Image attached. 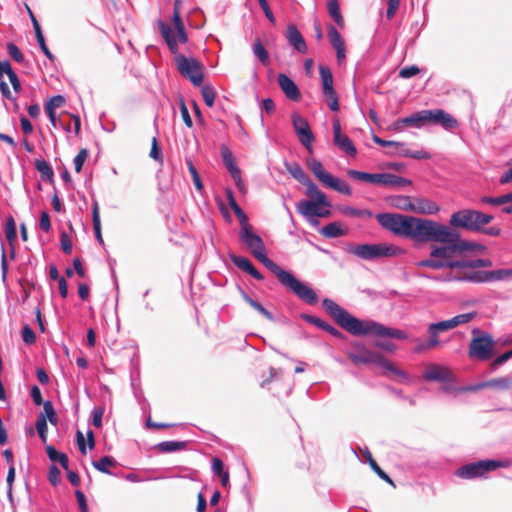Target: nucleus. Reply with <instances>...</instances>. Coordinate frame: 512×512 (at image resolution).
Masks as SVG:
<instances>
[{
	"instance_id": "obj_1",
	"label": "nucleus",
	"mask_w": 512,
	"mask_h": 512,
	"mask_svg": "<svg viewBox=\"0 0 512 512\" xmlns=\"http://www.w3.org/2000/svg\"><path fill=\"white\" fill-rule=\"evenodd\" d=\"M432 230L433 235L422 238L420 243L436 242L441 245L431 246L430 258L416 263L419 268L461 269L463 259L459 258L464 252L485 249L481 244L462 239L458 232L439 222L433 221Z\"/></svg>"
},
{
	"instance_id": "obj_2",
	"label": "nucleus",
	"mask_w": 512,
	"mask_h": 512,
	"mask_svg": "<svg viewBox=\"0 0 512 512\" xmlns=\"http://www.w3.org/2000/svg\"><path fill=\"white\" fill-rule=\"evenodd\" d=\"M240 240L246 245L252 255L260 261L268 270L276 275L280 283L292 291L300 300L314 305L318 301L316 292L308 285L299 281L291 272L282 269L266 255V247L262 238L248 228L239 231Z\"/></svg>"
},
{
	"instance_id": "obj_3",
	"label": "nucleus",
	"mask_w": 512,
	"mask_h": 512,
	"mask_svg": "<svg viewBox=\"0 0 512 512\" xmlns=\"http://www.w3.org/2000/svg\"><path fill=\"white\" fill-rule=\"evenodd\" d=\"M322 305L338 325L354 336L375 335L399 340L408 338V335L400 329L389 328L373 320H360L352 316L331 299H323Z\"/></svg>"
},
{
	"instance_id": "obj_4",
	"label": "nucleus",
	"mask_w": 512,
	"mask_h": 512,
	"mask_svg": "<svg viewBox=\"0 0 512 512\" xmlns=\"http://www.w3.org/2000/svg\"><path fill=\"white\" fill-rule=\"evenodd\" d=\"M375 218L384 229L415 243H420L422 238L433 235L431 219L393 213H379Z\"/></svg>"
},
{
	"instance_id": "obj_5",
	"label": "nucleus",
	"mask_w": 512,
	"mask_h": 512,
	"mask_svg": "<svg viewBox=\"0 0 512 512\" xmlns=\"http://www.w3.org/2000/svg\"><path fill=\"white\" fill-rule=\"evenodd\" d=\"M159 28L169 50L174 55V62L179 73L189 79L194 86H200L204 78L202 64L193 57H186L179 53L177 40L169 25L160 21Z\"/></svg>"
},
{
	"instance_id": "obj_6",
	"label": "nucleus",
	"mask_w": 512,
	"mask_h": 512,
	"mask_svg": "<svg viewBox=\"0 0 512 512\" xmlns=\"http://www.w3.org/2000/svg\"><path fill=\"white\" fill-rule=\"evenodd\" d=\"M349 359L355 364H375L382 368L385 372H390L402 380L407 381L408 375L393 365L381 354L375 353L367 349L364 345L355 344L348 354Z\"/></svg>"
},
{
	"instance_id": "obj_7",
	"label": "nucleus",
	"mask_w": 512,
	"mask_h": 512,
	"mask_svg": "<svg viewBox=\"0 0 512 512\" xmlns=\"http://www.w3.org/2000/svg\"><path fill=\"white\" fill-rule=\"evenodd\" d=\"M346 251L366 261L400 256L405 253L401 247L388 243L349 245Z\"/></svg>"
},
{
	"instance_id": "obj_8",
	"label": "nucleus",
	"mask_w": 512,
	"mask_h": 512,
	"mask_svg": "<svg viewBox=\"0 0 512 512\" xmlns=\"http://www.w3.org/2000/svg\"><path fill=\"white\" fill-rule=\"evenodd\" d=\"M493 216L478 210L463 209L454 212L449 220L452 227L464 228L470 231H481L483 226L489 224Z\"/></svg>"
},
{
	"instance_id": "obj_9",
	"label": "nucleus",
	"mask_w": 512,
	"mask_h": 512,
	"mask_svg": "<svg viewBox=\"0 0 512 512\" xmlns=\"http://www.w3.org/2000/svg\"><path fill=\"white\" fill-rule=\"evenodd\" d=\"M307 165L315 177L327 188L333 189L344 195H351L350 185L343 180L325 171L322 163L314 158L308 160Z\"/></svg>"
},
{
	"instance_id": "obj_10",
	"label": "nucleus",
	"mask_w": 512,
	"mask_h": 512,
	"mask_svg": "<svg viewBox=\"0 0 512 512\" xmlns=\"http://www.w3.org/2000/svg\"><path fill=\"white\" fill-rule=\"evenodd\" d=\"M500 467H506V463L497 460H480L461 466L456 470L455 474L463 479H474L483 477L488 472Z\"/></svg>"
},
{
	"instance_id": "obj_11",
	"label": "nucleus",
	"mask_w": 512,
	"mask_h": 512,
	"mask_svg": "<svg viewBox=\"0 0 512 512\" xmlns=\"http://www.w3.org/2000/svg\"><path fill=\"white\" fill-rule=\"evenodd\" d=\"M330 207V201L320 203L316 200H301L297 203L298 213L304 216L313 226H316L319 223L317 220L318 217L326 218L330 216Z\"/></svg>"
},
{
	"instance_id": "obj_12",
	"label": "nucleus",
	"mask_w": 512,
	"mask_h": 512,
	"mask_svg": "<svg viewBox=\"0 0 512 512\" xmlns=\"http://www.w3.org/2000/svg\"><path fill=\"white\" fill-rule=\"evenodd\" d=\"M494 340L488 333L472 338L469 345V357L480 361H487L493 356Z\"/></svg>"
},
{
	"instance_id": "obj_13",
	"label": "nucleus",
	"mask_w": 512,
	"mask_h": 512,
	"mask_svg": "<svg viewBox=\"0 0 512 512\" xmlns=\"http://www.w3.org/2000/svg\"><path fill=\"white\" fill-rule=\"evenodd\" d=\"M333 142L339 150L346 153L348 156H356L357 149L352 140L346 134L341 133V125L338 119H334L333 121Z\"/></svg>"
},
{
	"instance_id": "obj_14",
	"label": "nucleus",
	"mask_w": 512,
	"mask_h": 512,
	"mask_svg": "<svg viewBox=\"0 0 512 512\" xmlns=\"http://www.w3.org/2000/svg\"><path fill=\"white\" fill-rule=\"evenodd\" d=\"M428 122L441 125L445 130H452L458 127V121L442 109L424 110Z\"/></svg>"
},
{
	"instance_id": "obj_15",
	"label": "nucleus",
	"mask_w": 512,
	"mask_h": 512,
	"mask_svg": "<svg viewBox=\"0 0 512 512\" xmlns=\"http://www.w3.org/2000/svg\"><path fill=\"white\" fill-rule=\"evenodd\" d=\"M278 85L288 99L292 101H299L301 99L298 86L286 74L280 73L278 75Z\"/></svg>"
},
{
	"instance_id": "obj_16",
	"label": "nucleus",
	"mask_w": 512,
	"mask_h": 512,
	"mask_svg": "<svg viewBox=\"0 0 512 512\" xmlns=\"http://www.w3.org/2000/svg\"><path fill=\"white\" fill-rule=\"evenodd\" d=\"M424 378L428 381H450L452 380V372L445 366L431 364L424 372Z\"/></svg>"
},
{
	"instance_id": "obj_17",
	"label": "nucleus",
	"mask_w": 512,
	"mask_h": 512,
	"mask_svg": "<svg viewBox=\"0 0 512 512\" xmlns=\"http://www.w3.org/2000/svg\"><path fill=\"white\" fill-rule=\"evenodd\" d=\"M408 208L412 212L426 215H434L440 210L437 203L426 198H414L413 205Z\"/></svg>"
},
{
	"instance_id": "obj_18",
	"label": "nucleus",
	"mask_w": 512,
	"mask_h": 512,
	"mask_svg": "<svg viewBox=\"0 0 512 512\" xmlns=\"http://www.w3.org/2000/svg\"><path fill=\"white\" fill-rule=\"evenodd\" d=\"M231 262L256 280L262 281L264 276L254 267L253 263L246 257L230 255Z\"/></svg>"
},
{
	"instance_id": "obj_19",
	"label": "nucleus",
	"mask_w": 512,
	"mask_h": 512,
	"mask_svg": "<svg viewBox=\"0 0 512 512\" xmlns=\"http://www.w3.org/2000/svg\"><path fill=\"white\" fill-rule=\"evenodd\" d=\"M286 38L289 44L299 53L305 54L307 52L306 42L295 25H288L286 31Z\"/></svg>"
},
{
	"instance_id": "obj_20",
	"label": "nucleus",
	"mask_w": 512,
	"mask_h": 512,
	"mask_svg": "<svg viewBox=\"0 0 512 512\" xmlns=\"http://www.w3.org/2000/svg\"><path fill=\"white\" fill-rule=\"evenodd\" d=\"M426 122H428L427 114L424 113V110H422V111L416 112L408 117L398 119L394 123V129L400 130L404 126H414V127L420 128Z\"/></svg>"
},
{
	"instance_id": "obj_21",
	"label": "nucleus",
	"mask_w": 512,
	"mask_h": 512,
	"mask_svg": "<svg viewBox=\"0 0 512 512\" xmlns=\"http://www.w3.org/2000/svg\"><path fill=\"white\" fill-rule=\"evenodd\" d=\"M178 2L179 1L176 0L175 6H174V12H173V23L175 26V30H173L172 28H171V30L174 33V37L177 40V44L178 43L185 44L188 41V35L186 33L185 26H184V23L182 21L181 15H180V11L178 8Z\"/></svg>"
},
{
	"instance_id": "obj_22",
	"label": "nucleus",
	"mask_w": 512,
	"mask_h": 512,
	"mask_svg": "<svg viewBox=\"0 0 512 512\" xmlns=\"http://www.w3.org/2000/svg\"><path fill=\"white\" fill-rule=\"evenodd\" d=\"M27 9H28L29 16L31 18V22H32V25H33V28H34V31H35V36H36V39H37L39 47H40L41 51L44 53V55L48 59L53 61L54 60V56H53V54L51 53V51L49 50V48L46 45L45 38H44V35L42 33V29L40 27V24L38 23L37 19L35 18L33 12L30 10V8L28 7Z\"/></svg>"
},
{
	"instance_id": "obj_23",
	"label": "nucleus",
	"mask_w": 512,
	"mask_h": 512,
	"mask_svg": "<svg viewBox=\"0 0 512 512\" xmlns=\"http://www.w3.org/2000/svg\"><path fill=\"white\" fill-rule=\"evenodd\" d=\"M338 211L342 215L352 218L370 219L373 217V213L368 209H358L348 205L339 206Z\"/></svg>"
},
{
	"instance_id": "obj_24",
	"label": "nucleus",
	"mask_w": 512,
	"mask_h": 512,
	"mask_svg": "<svg viewBox=\"0 0 512 512\" xmlns=\"http://www.w3.org/2000/svg\"><path fill=\"white\" fill-rule=\"evenodd\" d=\"M455 279L472 283H490L489 271L465 272L462 276L455 277Z\"/></svg>"
},
{
	"instance_id": "obj_25",
	"label": "nucleus",
	"mask_w": 512,
	"mask_h": 512,
	"mask_svg": "<svg viewBox=\"0 0 512 512\" xmlns=\"http://www.w3.org/2000/svg\"><path fill=\"white\" fill-rule=\"evenodd\" d=\"M481 201L483 203L491 205H502L506 203H512V192L498 197H483ZM503 212L506 214H512V204L504 207Z\"/></svg>"
},
{
	"instance_id": "obj_26",
	"label": "nucleus",
	"mask_w": 512,
	"mask_h": 512,
	"mask_svg": "<svg viewBox=\"0 0 512 512\" xmlns=\"http://www.w3.org/2000/svg\"><path fill=\"white\" fill-rule=\"evenodd\" d=\"M410 181L392 173H380L378 185L382 186H404Z\"/></svg>"
},
{
	"instance_id": "obj_27",
	"label": "nucleus",
	"mask_w": 512,
	"mask_h": 512,
	"mask_svg": "<svg viewBox=\"0 0 512 512\" xmlns=\"http://www.w3.org/2000/svg\"><path fill=\"white\" fill-rule=\"evenodd\" d=\"M347 232L339 222H330L323 226L320 233L326 238H336L345 235Z\"/></svg>"
},
{
	"instance_id": "obj_28",
	"label": "nucleus",
	"mask_w": 512,
	"mask_h": 512,
	"mask_svg": "<svg viewBox=\"0 0 512 512\" xmlns=\"http://www.w3.org/2000/svg\"><path fill=\"white\" fill-rule=\"evenodd\" d=\"M303 185L306 186V188H307V190H306L307 196L312 198V200L319 201L320 203H326V201H329L327 196L325 195V193L322 192L317 187V185L314 182H312V180L310 178L307 179L303 183Z\"/></svg>"
},
{
	"instance_id": "obj_29",
	"label": "nucleus",
	"mask_w": 512,
	"mask_h": 512,
	"mask_svg": "<svg viewBox=\"0 0 512 512\" xmlns=\"http://www.w3.org/2000/svg\"><path fill=\"white\" fill-rule=\"evenodd\" d=\"M319 74L321 78L322 91L330 93L334 89L333 88V76L329 67L320 65L319 66Z\"/></svg>"
},
{
	"instance_id": "obj_30",
	"label": "nucleus",
	"mask_w": 512,
	"mask_h": 512,
	"mask_svg": "<svg viewBox=\"0 0 512 512\" xmlns=\"http://www.w3.org/2000/svg\"><path fill=\"white\" fill-rule=\"evenodd\" d=\"M46 452L49 457V459L53 462H59L60 465L65 469L68 470L69 468V459L65 453L58 452L53 446L48 445L46 447Z\"/></svg>"
},
{
	"instance_id": "obj_31",
	"label": "nucleus",
	"mask_w": 512,
	"mask_h": 512,
	"mask_svg": "<svg viewBox=\"0 0 512 512\" xmlns=\"http://www.w3.org/2000/svg\"><path fill=\"white\" fill-rule=\"evenodd\" d=\"M92 224H93V230L95 232L96 239L102 243L103 238L101 234V221H100V214H99V204L96 200L92 202Z\"/></svg>"
},
{
	"instance_id": "obj_32",
	"label": "nucleus",
	"mask_w": 512,
	"mask_h": 512,
	"mask_svg": "<svg viewBox=\"0 0 512 512\" xmlns=\"http://www.w3.org/2000/svg\"><path fill=\"white\" fill-rule=\"evenodd\" d=\"M285 167L293 178L303 184L309 177L304 172L301 165L297 162H286Z\"/></svg>"
},
{
	"instance_id": "obj_33",
	"label": "nucleus",
	"mask_w": 512,
	"mask_h": 512,
	"mask_svg": "<svg viewBox=\"0 0 512 512\" xmlns=\"http://www.w3.org/2000/svg\"><path fill=\"white\" fill-rule=\"evenodd\" d=\"M348 175L355 180L365 181L378 185L380 173H367L358 170H349Z\"/></svg>"
},
{
	"instance_id": "obj_34",
	"label": "nucleus",
	"mask_w": 512,
	"mask_h": 512,
	"mask_svg": "<svg viewBox=\"0 0 512 512\" xmlns=\"http://www.w3.org/2000/svg\"><path fill=\"white\" fill-rule=\"evenodd\" d=\"M242 297L259 314L269 321H274V316L262 304L251 298L246 292H242Z\"/></svg>"
},
{
	"instance_id": "obj_35",
	"label": "nucleus",
	"mask_w": 512,
	"mask_h": 512,
	"mask_svg": "<svg viewBox=\"0 0 512 512\" xmlns=\"http://www.w3.org/2000/svg\"><path fill=\"white\" fill-rule=\"evenodd\" d=\"M5 236L9 244L11 245L10 257L13 259L15 257V250L13 247V243L16 240V225L14 219L12 217L7 219L6 227H5Z\"/></svg>"
},
{
	"instance_id": "obj_36",
	"label": "nucleus",
	"mask_w": 512,
	"mask_h": 512,
	"mask_svg": "<svg viewBox=\"0 0 512 512\" xmlns=\"http://www.w3.org/2000/svg\"><path fill=\"white\" fill-rule=\"evenodd\" d=\"M224 161H225V165H226L228 171L230 172L231 176L235 180L237 187L240 190H243L244 185L242 183L240 169L234 164L233 160L226 155L224 156Z\"/></svg>"
},
{
	"instance_id": "obj_37",
	"label": "nucleus",
	"mask_w": 512,
	"mask_h": 512,
	"mask_svg": "<svg viewBox=\"0 0 512 512\" xmlns=\"http://www.w3.org/2000/svg\"><path fill=\"white\" fill-rule=\"evenodd\" d=\"M158 451L162 453H171L179 450H183L186 447V442L182 441H163L157 444Z\"/></svg>"
},
{
	"instance_id": "obj_38",
	"label": "nucleus",
	"mask_w": 512,
	"mask_h": 512,
	"mask_svg": "<svg viewBox=\"0 0 512 512\" xmlns=\"http://www.w3.org/2000/svg\"><path fill=\"white\" fill-rule=\"evenodd\" d=\"M35 168L40 173L44 181H52L54 172L51 165L45 160H36Z\"/></svg>"
},
{
	"instance_id": "obj_39",
	"label": "nucleus",
	"mask_w": 512,
	"mask_h": 512,
	"mask_svg": "<svg viewBox=\"0 0 512 512\" xmlns=\"http://www.w3.org/2000/svg\"><path fill=\"white\" fill-rule=\"evenodd\" d=\"M252 51L254 56L263 64L268 65L269 64V54L261 41L257 38L252 46Z\"/></svg>"
},
{
	"instance_id": "obj_40",
	"label": "nucleus",
	"mask_w": 512,
	"mask_h": 512,
	"mask_svg": "<svg viewBox=\"0 0 512 512\" xmlns=\"http://www.w3.org/2000/svg\"><path fill=\"white\" fill-rule=\"evenodd\" d=\"M299 142L311 153L312 152V144L315 140L314 134L311 131V128H307L305 130H300L295 132Z\"/></svg>"
},
{
	"instance_id": "obj_41",
	"label": "nucleus",
	"mask_w": 512,
	"mask_h": 512,
	"mask_svg": "<svg viewBox=\"0 0 512 512\" xmlns=\"http://www.w3.org/2000/svg\"><path fill=\"white\" fill-rule=\"evenodd\" d=\"M490 282L508 281L512 279V268L489 271Z\"/></svg>"
},
{
	"instance_id": "obj_42",
	"label": "nucleus",
	"mask_w": 512,
	"mask_h": 512,
	"mask_svg": "<svg viewBox=\"0 0 512 512\" xmlns=\"http://www.w3.org/2000/svg\"><path fill=\"white\" fill-rule=\"evenodd\" d=\"M328 12L338 26H344V19L341 15L340 6L337 0H330L328 2Z\"/></svg>"
},
{
	"instance_id": "obj_43",
	"label": "nucleus",
	"mask_w": 512,
	"mask_h": 512,
	"mask_svg": "<svg viewBox=\"0 0 512 512\" xmlns=\"http://www.w3.org/2000/svg\"><path fill=\"white\" fill-rule=\"evenodd\" d=\"M92 464L98 471L105 474H111L109 467L115 465V460L110 456H103L99 460L93 461Z\"/></svg>"
},
{
	"instance_id": "obj_44",
	"label": "nucleus",
	"mask_w": 512,
	"mask_h": 512,
	"mask_svg": "<svg viewBox=\"0 0 512 512\" xmlns=\"http://www.w3.org/2000/svg\"><path fill=\"white\" fill-rule=\"evenodd\" d=\"M328 38H329L330 44L332 45V47L334 49L341 48V47L345 46V42H344L342 36L337 31V29L332 25H330L328 27Z\"/></svg>"
},
{
	"instance_id": "obj_45",
	"label": "nucleus",
	"mask_w": 512,
	"mask_h": 512,
	"mask_svg": "<svg viewBox=\"0 0 512 512\" xmlns=\"http://www.w3.org/2000/svg\"><path fill=\"white\" fill-rule=\"evenodd\" d=\"M492 261L489 259H473V260H465L462 261L461 269L471 268H482V267H491Z\"/></svg>"
},
{
	"instance_id": "obj_46",
	"label": "nucleus",
	"mask_w": 512,
	"mask_h": 512,
	"mask_svg": "<svg viewBox=\"0 0 512 512\" xmlns=\"http://www.w3.org/2000/svg\"><path fill=\"white\" fill-rule=\"evenodd\" d=\"M489 385L491 388H496L499 390H508L512 387V377L505 376L491 379L489 380Z\"/></svg>"
},
{
	"instance_id": "obj_47",
	"label": "nucleus",
	"mask_w": 512,
	"mask_h": 512,
	"mask_svg": "<svg viewBox=\"0 0 512 512\" xmlns=\"http://www.w3.org/2000/svg\"><path fill=\"white\" fill-rule=\"evenodd\" d=\"M476 316V312H468L456 315L449 319L450 323H452V328H455L457 326L469 323L472 321Z\"/></svg>"
},
{
	"instance_id": "obj_48",
	"label": "nucleus",
	"mask_w": 512,
	"mask_h": 512,
	"mask_svg": "<svg viewBox=\"0 0 512 512\" xmlns=\"http://www.w3.org/2000/svg\"><path fill=\"white\" fill-rule=\"evenodd\" d=\"M201 93H202L205 104L208 107H212L214 105V101H215V97H216L215 89L211 85L205 84L201 88Z\"/></svg>"
},
{
	"instance_id": "obj_49",
	"label": "nucleus",
	"mask_w": 512,
	"mask_h": 512,
	"mask_svg": "<svg viewBox=\"0 0 512 512\" xmlns=\"http://www.w3.org/2000/svg\"><path fill=\"white\" fill-rule=\"evenodd\" d=\"M36 429L41 438L42 442L45 443L47 441V420L44 414H40L36 421Z\"/></svg>"
},
{
	"instance_id": "obj_50",
	"label": "nucleus",
	"mask_w": 512,
	"mask_h": 512,
	"mask_svg": "<svg viewBox=\"0 0 512 512\" xmlns=\"http://www.w3.org/2000/svg\"><path fill=\"white\" fill-rule=\"evenodd\" d=\"M291 118H292V125H293L295 132L310 128L308 121L305 118H303L302 116H300L299 114L293 113Z\"/></svg>"
},
{
	"instance_id": "obj_51",
	"label": "nucleus",
	"mask_w": 512,
	"mask_h": 512,
	"mask_svg": "<svg viewBox=\"0 0 512 512\" xmlns=\"http://www.w3.org/2000/svg\"><path fill=\"white\" fill-rule=\"evenodd\" d=\"M186 164L188 166L189 172H190V174L192 176V179H193V182H194V185H195L196 189L198 191H201L202 188H203V184H202L200 176H199V174H198V172H197V170H196L192 160L187 159L186 160Z\"/></svg>"
},
{
	"instance_id": "obj_52",
	"label": "nucleus",
	"mask_w": 512,
	"mask_h": 512,
	"mask_svg": "<svg viewBox=\"0 0 512 512\" xmlns=\"http://www.w3.org/2000/svg\"><path fill=\"white\" fill-rule=\"evenodd\" d=\"M64 103L65 98L62 95H55L48 100L44 106V109L56 111V109L61 107Z\"/></svg>"
},
{
	"instance_id": "obj_53",
	"label": "nucleus",
	"mask_w": 512,
	"mask_h": 512,
	"mask_svg": "<svg viewBox=\"0 0 512 512\" xmlns=\"http://www.w3.org/2000/svg\"><path fill=\"white\" fill-rule=\"evenodd\" d=\"M43 408H44L46 420L48 419L51 424L56 425L57 424V416H56L52 402L51 401L44 402Z\"/></svg>"
},
{
	"instance_id": "obj_54",
	"label": "nucleus",
	"mask_w": 512,
	"mask_h": 512,
	"mask_svg": "<svg viewBox=\"0 0 512 512\" xmlns=\"http://www.w3.org/2000/svg\"><path fill=\"white\" fill-rule=\"evenodd\" d=\"M6 48L8 54L13 60H15L18 63H22L24 61V56L22 52L14 43H8Z\"/></svg>"
},
{
	"instance_id": "obj_55",
	"label": "nucleus",
	"mask_w": 512,
	"mask_h": 512,
	"mask_svg": "<svg viewBox=\"0 0 512 512\" xmlns=\"http://www.w3.org/2000/svg\"><path fill=\"white\" fill-rule=\"evenodd\" d=\"M323 95L325 97V100H326L329 108L332 111H338L339 110V101H338V96H337V93L335 92V90L333 89L331 91V94L324 92Z\"/></svg>"
},
{
	"instance_id": "obj_56",
	"label": "nucleus",
	"mask_w": 512,
	"mask_h": 512,
	"mask_svg": "<svg viewBox=\"0 0 512 512\" xmlns=\"http://www.w3.org/2000/svg\"><path fill=\"white\" fill-rule=\"evenodd\" d=\"M87 157H88V151L85 148L81 149L78 152V154L75 156V158L73 160V163H74V167H75V171L76 172H80L81 171V169L83 167V164L86 161Z\"/></svg>"
},
{
	"instance_id": "obj_57",
	"label": "nucleus",
	"mask_w": 512,
	"mask_h": 512,
	"mask_svg": "<svg viewBox=\"0 0 512 512\" xmlns=\"http://www.w3.org/2000/svg\"><path fill=\"white\" fill-rule=\"evenodd\" d=\"M21 335H22L23 341L26 344L31 345V344L35 343L36 335L30 326L25 325L22 328Z\"/></svg>"
},
{
	"instance_id": "obj_58",
	"label": "nucleus",
	"mask_w": 512,
	"mask_h": 512,
	"mask_svg": "<svg viewBox=\"0 0 512 512\" xmlns=\"http://www.w3.org/2000/svg\"><path fill=\"white\" fill-rule=\"evenodd\" d=\"M427 332L429 334V340H428V343L430 346H432L433 348L437 347L440 345V341H439V332L437 331V329H434L433 328V324H429L428 328H427Z\"/></svg>"
},
{
	"instance_id": "obj_59",
	"label": "nucleus",
	"mask_w": 512,
	"mask_h": 512,
	"mask_svg": "<svg viewBox=\"0 0 512 512\" xmlns=\"http://www.w3.org/2000/svg\"><path fill=\"white\" fill-rule=\"evenodd\" d=\"M419 71L420 70L416 65L406 66L399 71V77L403 79H408L417 75Z\"/></svg>"
},
{
	"instance_id": "obj_60",
	"label": "nucleus",
	"mask_w": 512,
	"mask_h": 512,
	"mask_svg": "<svg viewBox=\"0 0 512 512\" xmlns=\"http://www.w3.org/2000/svg\"><path fill=\"white\" fill-rule=\"evenodd\" d=\"M301 318L305 320L306 322L315 325L316 327L324 330V327L327 326V322L323 321L322 319L309 315V314H302Z\"/></svg>"
},
{
	"instance_id": "obj_61",
	"label": "nucleus",
	"mask_w": 512,
	"mask_h": 512,
	"mask_svg": "<svg viewBox=\"0 0 512 512\" xmlns=\"http://www.w3.org/2000/svg\"><path fill=\"white\" fill-rule=\"evenodd\" d=\"M61 473L56 465L49 468L48 479L53 486H57L60 482Z\"/></svg>"
},
{
	"instance_id": "obj_62",
	"label": "nucleus",
	"mask_w": 512,
	"mask_h": 512,
	"mask_svg": "<svg viewBox=\"0 0 512 512\" xmlns=\"http://www.w3.org/2000/svg\"><path fill=\"white\" fill-rule=\"evenodd\" d=\"M103 413L104 409L101 407H95L92 410V424L97 428H100L102 426Z\"/></svg>"
},
{
	"instance_id": "obj_63",
	"label": "nucleus",
	"mask_w": 512,
	"mask_h": 512,
	"mask_svg": "<svg viewBox=\"0 0 512 512\" xmlns=\"http://www.w3.org/2000/svg\"><path fill=\"white\" fill-rule=\"evenodd\" d=\"M39 227L45 232H49L51 230L50 217L46 211H42L40 214Z\"/></svg>"
},
{
	"instance_id": "obj_64",
	"label": "nucleus",
	"mask_w": 512,
	"mask_h": 512,
	"mask_svg": "<svg viewBox=\"0 0 512 512\" xmlns=\"http://www.w3.org/2000/svg\"><path fill=\"white\" fill-rule=\"evenodd\" d=\"M510 358H512V349L509 351H506L505 353L498 356L494 361L492 362L491 366L493 369H496L500 365L504 364L506 361H508Z\"/></svg>"
}]
</instances>
